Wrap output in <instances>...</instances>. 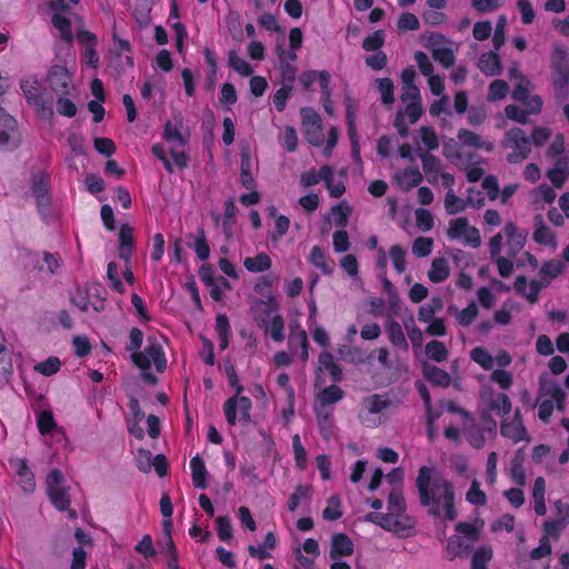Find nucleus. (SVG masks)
<instances>
[{
    "label": "nucleus",
    "mask_w": 569,
    "mask_h": 569,
    "mask_svg": "<svg viewBox=\"0 0 569 569\" xmlns=\"http://www.w3.org/2000/svg\"><path fill=\"white\" fill-rule=\"evenodd\" d=\"M497 51L498 50L489 51L479 58L478 67L488 76H495L500 72V59Z\"/></svg>",
    "instance_id": "nucleus-37"
},
{
    "label": "nucleus",
    "mask_w": 569,
    "mask_h": 569,
    "mask_svg": "<svg viewBox=\"0 0 569 569\" xmlns=\"http://www.w3.org/2000/svg\"><path fill=\"white\" fill-rule=\"evenodd\" d=\"M457 533L451 536L447 543V557L452 560L468 552L478 540L476 527L468 522H460L456 526Z\"/></svg>",
    "instance_id": "nucleus-7"
},
{
    "label": "nucleus",
    "mask_w": 569,
    "mask_h": 569,
    "mask_svg": "<svg viewBox=\"0 0 569 569\" xmlns=\"http://www.w3.org/2000/svg\"><path fill=\"white\" fill-rule=\"evenodd\" d=\"M391 405L390 399L385 395H370L361 400L358 417L362 425L377 427L381 423V415Z\"/></svg>",
    "instance_id": "nucleus-9"
},
{
    "label": "nucleus",
    "mask_w": 569,
    "mask_h": 569,
    "mask_svg": "<svg viewBox=\"0 0 569 569\" xmlns=\"http://www.w3.org/2000/svg\"><path fill=\"white\" fill-rule=\"evenodd\" d=\"M509 77L516 81L512 98L525 103L528 114L538 113L541 110L542 101L539 96H529V80L517 68L510 69Z\"/></svg>",
    "instance_id": "nucleus-10"
},
{
    "label": "nucleus",
    "mask_w": 569,
    "mask_h": 569,
    "mask_svg": "<svg viewBox=\"0 0 569 569\" xmlns=\"http://www.w3.org/2000/svg\"><path fill=\"white\" fill-rule=\"evenodd\" d=\"M432 57L445 68H449L455 62L453 51L447 46H438L432 51Z\"/></svg>",
    "instance_id": "nucleus-64"
},
{
    "label": "nucleus",
    "mask_w": 569,
    "mask_h": 569,
    "mask_svg": "<svg viewBox=\"0 0 569 569\" xmlns=\"http://www.w3.org/2000/svg\"><path fill=\"white\" fill-rule=\"evenodd\" d=\"M565 269V264L560 260H551L542 264L540 268V277L543 287H547L552 279L558 277Z\"/></svg>",
    "instance_id": "nucleus-41"
},
{
    "label": "nucleus",
    "mask_w": 569,
    "mask_h": 569,
    "mask_svg": "<svg viewBox=\"0 0 569 569\" xmlns=\"http://www.w3.org/2000/svg\"><path fill=\"white\" fill-rule=\"evenodd\" d=\"M243 266L249 272L259 273L269 270L272 266V260L268 253L259 252L254 257H247L243 260Z\"/></svg>",
    "instance_id": "nucleus-34"
},
{
    "label": "nucleus",
    "mask_w": 569,
    "mask_h": 569,
    "mask_svg": "<svg viewBox=\"0 0 569 569\" xmlns=\"http://www.w3.org/2000/svg\"><path fill=\"white\" fill-rule=\"evenodd\" d=\"M503 232L507 237L508 253L513 257L525 247L527 233L512 222L505 226Z\"/></svg>",
    "instance_id": "nucleus-26"
},
{
    "label": "nucleus",
    "mask_w": 569,
    "mask_h": 569,
    "mask_svg": "<svg viewBox=\"0 0 569 569\" xmlns=\"http://www.w3.org/2000/svg\"><path fill=\"white\" fill-rule=\"evenodd\" d=\"M72 303L78 307L81 311H89L90 309L99 312L103 308L102 301H90L89 292L87 289L79 288L74 291L71 297Z\"/></svg>",
    "instance_id": "nucleus-33"
},
{
    "label": "nucleus",
    "mask_w": 569,
    "mask_h": 569,
    "mask_svg": "<svg viewBox=\"0 0 569 569\" xmlns=\"http://www.w3.org/2000/svg\"><path fill=\"white\" fill-rule=\"evenodd\" d=\"M457 322L462 327L470 326L478 316V306L476 302H470L465 309L458 310L457 308H450Z\"/></svg>",
    "instance_id": "nucleus-42"
},
{
    "label": "nucleus",
    "mask_w": 569,
    "mask_h": 569,
    "mask_svg": "<svg viewBox=\"0 0 569 569\" xmlns=\"http://www.w3.org/2000/svg\"><path fill=\"white\" fill-rule=\"evenodd\" d=\"M420 159L423 172L429 183H437L440 179L443 187H453V176L443 171L441 161L438 158L429 153H422L420 154Z\"/></svg>",
    "instance_id": "nucleus-15"
},
{
    "label": "nucleus",
    "mask_w": 569,
    "mask_h": 569,
    "mask_svg": "<svg viewBox=\"0 0 569 569\" xmlns=\"http://www.w3.org/2000/svg\"><path fill=\"white\" fill-rule=\"evenodd\" d=\"M29 190L36 200L40 212L46 211L51 202L49 193V176L43 170H36L31 173L29 180Z\"/></svg>",
    "instance_id": "nucleus-14"
},
{
    "label": "nucleus",
    "mask_w": 569,
    "mask_h": 569,
    "mask_svg": "<svg viewBox=\"0 0 569 569\" xmlns=\"http://www.w3.org/2000/svg\"><path fill=\"white\" fill-rule=\"evenodd\" d=\"M470 358L485 370H491L495 366V359L483 347H476L470 351Z\"/></svg>",
    "instance_id": "nucleus-51"
},
{
    "label": "nucleus",
    "mask_w": 569,
    "mask_h": 569,
    "mask_svg": "<svg viewBox=\"0 0 569 569\" xmlns=\"http://www.w3.org/2000/svg\"><path fill=\"white\" fill-rule=\"evenodd\" d=\"M315 413L321 437L325 440L333 438L336 433L333 410L331 408H315Z\"/></svg>",
    "instance_id": "nucleus-24"
},
{
    "label": "nucleus",
    "mask_w": 569,
    "mask_h": 569,
    "mask_svg": "<svg viewBox=\"0 0 569 569\" xmlns=\"http://www.w3.org/2000/svg\"><path fill=\"white\" fill-rule=\"evenodd\" d=\"M309 260L316 268L320 269L323 273L329 274L332 272V263L328 261L321 248L315 246L311 249Z\"/></svg>",
    "instance_id": "nucleus-52"
},
{
    "label": "nucleus",
    "mask_w": 569,
    "mask_h": 569,
    "mask_svg": "<svg viewBox=\"0 0 569 569\" xmlns=\"http://www.w3.org/2000/svg\"><path fill=\"white\" fill-rule=\"evenodd\" d=\"M377 84L382 103L391 106L395 102L393 82L389 78H381L377 79Z\"/></svg>",
    "instance_id": "nucleus-59"
},
{
    "label": "nucleus",
    "mask_w": 569,
    "mask_h": 569,
    "mask_svg": "<svg viewBox=\"0 0 569 569\" xmlns=\"http://www.w3.org/2000/svg\"><path fill=\"white\" fill-rule=\"evenodd\" d=\"M131 358L134 365L143 371L149 370L151 366H154L157 371H162L167 366L162 347L156 340H149L144 350L133 352Z\"/></svg>",
    "instance_id": "nucleus-12"
},
{
    "label": "nucleus",
    "mask_w": 569,
    "mask_h": 569,
    "mask_svg": "<svg viewBox=\"0 0 569 569\" xmlns=\"http://www.w3.org/2000/svg\"><path fill=\"white\" fill-rule=\"evenodd\" d=\"M459 143L463 147H470L473 149H483L486 151H491L493 149V143L490 141L482 140L481 137L468 129H461L458 132Z\"/></svg>",
    "instance_id": "nucleus-30"
},
{
    "label": "nucleus",
    "mask_w": 569,
    "mask_h": 569,
    "mask_svg": "<svg viewBox=\"0 0 569 569\" xmlns=\"http://www.w3.org/2000/svg\"><path fill=\"white\" fill-rule=\"evenodd\" d=\"M492 556L493 551L490 546H481L477 548L471 559V569H487Z\"/></svg>",
    "instance_id": "nucleus-46"
},
{
    "label": "nucleus",
    "mask_w": 569,
    "mask_h": 569,
    "mask_svg": "<svg viewBox=\"0 0 569 569\" xmlns=\"http://www.w3.org/2000/svg\"><path fill=\"white\" fill-rule=\"evenodd\" d=\"M450 274L449 261L446 258H436L431 262L428 278L433 283L445 281Z\"/></svg>",
    "instance_id": "nucleus-35"
},
{
    "label": "nucleus",
    "mask_w": 569,
    "mask_h": 569,
    "mask_svg": "<svg viewBox=\"0 0 569 569\" xmlns=\"http://www.w3.org/2000/svg\"><path fill=\"white\" fill-rule=\"evenodd\" d=\"M18 142L17 121L0 108V147L13 148Z\"/></svg>",
    "instance_id": "nucleus-21"
},
{
    "label": "nucleus",
    "mask_w": 569,
    "mask_h": 569,
    "mask_svg": "<svg viewBox=\"0 0 569 569\" xmlns=\"http://www.w3.org/2000/svg\"><path fill=\"white\" fill-rule=\"evenodd\" d=\"M238 100L237 91L233 84L223 83L220 90L219 102L224 107V110L230 111V107Z\"/></svg>",
    "instance_id": "nucleus-63"
},
{
    "label": "nucleus",
    "mask_w": 569,
    "mask_h": 569,
    "mask_svg": "<svg viewBox=\"0 0 569 569\" xmlns=\"http://www.w3.org/2000/svg\"><path fill=\"white\" fill-rule=\"evenodd\" d=\"M78 41L84 44V49L82 52V61L88 67L96 69L99 64L100 58L98 52L96 51L97 38L93 33L89 31H80L77 34Z\"/></svg>",
    "instance_id": "nucleus-23"
},
{
    "label": "nucleus",
    "mask_w": 569,
    "mask_h": 569,
    "mask_svg": "<svg viewBox=\"0 0 569 569\" xmlns=\"http://www.w3.org/2000/svg\"><path fill=\"white\" fill-rule=\"evenodd\" d=\"M289 346L292 350H296L299 347L301 349V359L303 361L308 360V337L305 330L291 333L289 338Z\"/></svg>",
    "instance_id": "nucleus-55"
},
{
    "label": "nucleus",
    "mask_w": 569,
    "mask_h": 569,
    "mask_svg": "<svg viewBox=\"0 0 569 569\" xmlns=\"http://www.w3.org/2000/svg\"><path fill=\"white\" fill-rule=\"evenodd\" d=\"M566 407V395L563 390L555 385H545L541 387L538 401V417L543 422H548L555 408L563 411Z\"/></svg>",
    "instance_id": "nucleus-8"
},
{
    "label": "nucleus",
    "mask_w": 569,
    "mask_h": 569,
    "mask_svg": "<svg viewBox=\"0 0 569 569\" xmlns=\"http://www.w3.org/2000/svg\"><path fill=\"white\" fill-rule=\"evenodd\" d=\"M280 144L288 151L293 152L298 144V134L293 127L287 126L280 134Z\"/></svg>",
    "instance_id": "nucleus-62"
},
{
    "label": "nucleus",
    "mask_w": 569,
    "mask_h": 569,
    "mask_svg": "<svg viewBox=\"0 0 569 569\" xmlns=\"http://www.w3.org/2000/svg\"><path fill=\"white\" fill-rule=\"evenodd\" d=\"M481 400L487 406L488 410L497 416H506L511 410V401L506 393H495L493 391L483 390L481 392Z\"/></svg>",
    "instance_id": "nucleus-22"
},
{
    "label": "nucleus",
    "mask_w": 569,
    "mask_h": 569,
    "mask_svg": "<svg viewBox=\"0 0 569 569\" xmlns=\"http://www.w3.org/2000/svg\"><path fill=\"white\" fill-rule=\"evenodd\" d=\"M569 157L560 158L555 167L547 172V177L556 188H560L568 174Z\"/></svg>",
    "instance_id": "nucleus-36"
},
{
    "label": "nucleus",
    "mask_w": 569,
    "mask_h": 569,
    "mask_svg": "<svg viewBox=\"0 0 569 569\" xmlns=\"http://www.w3.org/2000/svg\"><path fill=\"white\" fill-rule=\"evenodd\" d=\"M406 511V501L401 488L393 487L389 493L388 513H376L370 520L388 531H401L405 526L401 522V515Z\"/></svg>",
    "instance_id": "nucleus-4"
},
{
    "label": "nucleus",
    "mask_w": 569,
    "mask_h": 569,
    "mask_svg": "<svg viewBox=\"0 0 569 569\" xmlns=\"http://www.w3.org/2000/svg\"><path fill=\"white\" fill-rule=\"evenodd\" d=\"M342 516L341 501L338 496H332L328 499L327 507L322 511L325 520H337Z\"/></svg>",
    "instance_id": "nucleus-60"
},
{
    "label": "nucleus",
    "mask_w": 569,
    "mask_h": 569,
    "mask_svg": "<svg viewBox=\"0 0 569 569\" xmlns=\"http://www.w3.org/2000/svg\"><path fill=\"white\" fill-rule=\"evenodd\" d=\"M299 82L305 89H309L313 83L318 82L321 93H327L330 83V74L328 71L310 70L300 74Z\"/></svg>",
    "instance_id": "nucleus-28"
},
{
    "label": "nucleus",
    "mask_w": 569,
    "mask_h": 569,
    "mask_svg": "<svg viewBox=\"0 0 569 569\" xmlns=\"http://www.w3.org/2000/svg\"><path fill=\"white\" fill-rule=\"evenodd\" d=\"M343 396L345 392L341 388L331 385L317 395L315 408H329L330 405L339 402Z\"/></svg>",
    "instance_id": "nucleus-31"
},
{
    "label": "nucleus",
    "mask_w": 569,
    "mask_h": 569,
    "mask_svg": "<svg viewBox=\"0 0 569 569\" xmlns=\"http://www.w3.org/2000/svg\"><path fill=\"white\" fill-rule=\"evenodd\" d=\"M47 493L52 505L60 511H68L70 519L78 517L77 511L70 509L69 488L64 486V476L58 470H51L46 479Z\"/></svg>",
    "instance_id": "nucleus-5"
},
{
    "label": "nucleus",
    "mask_w": 569,
    "mask_h": 569,
    "mask_svg": "<svg viewBox=\"0 0 569 569\" xmlns=\"http://www.w3.org/2000/svg\"><path fill=\"white\" fill-rule=\"evenodd\" d=\"M329 174H330L329 166L321 167L319 171L311 169L309 171L301 173L300 183L303 187L308 188V187L319 183L320 181L325 182V180L328 179Z\"/></svg>",
    "instance_id": "nucleus-43"
},
{
    "label": "nucleus",
    "mask_w": 569,
    "mask_h": 569,
    "mask_svg": "<svg viewBox=\"0 0 569 569\" xmlns=\"http://www.w3.org/2000/svg\"><path fill=\"white\" fill-rule=\"evenodd\" d=\"M20 88L27 102L34 108L39 117L48 118L52 114V97L41 80L34 76H28L21 79Z\"/></svg>",
    "instance_id": "nucleus-3"
},
{
    "label": "nucleus",
    "mask_w": 569,
    "mask_h": 569,
    "mask_svg": "<svg viewBox=\"0 0 569 569\" xmlns=\"http://www.w3.org/2000/svg\"><path fill=\"white\" fill-rule=\"evenodd\" d=\"M510 477L518 486H523L526 482V472L523 468V458L517 455L510 462Z\"/></svg>",
    "instance_id": "nucleus-57"
},
{
    "label": "nucleus",
    "mask_w": 569,
    "mask_h": 569,
    "mask_svg": "<svg viewBox=\"0 0 569 569\" xmlns=\"http://www.w3.org/2000/svg\"><path fill=\"white\" fill-rule=\"evenodd\" d=\"M37 426L41 435H56L59 429L54 421L53 415L49 410H43L37 416Z\"/></svg>",
    "instance_id": "nucleus-44"
},
{
    "label": "nucleus",
    "mask_w": 569,
    "mask_h": 569,
    "mask_svg": "<svg viewBox=\"0 0 569 569\" xmlns=\"http://www.w3.org/2000/svg\"><path fill=\"white\" fill-rule=\"evenodd\" d=\"M243 388L237 387V395L230 397L223 403V412L229 425L250 421L251 400L248 397L240 396Z\"/></svg>",
    "instance_id": "nucleus-11"
},
{
    "label": "nucleus",
    "mask_w": 569,
    "mask_h": 569,
    "mask_svg": "<svg viewBox=\"0 0 569 569\" xmlns=\"http://www.w3.org/2000/svg\"><path fill=\"white\" fill-rule=\"evenodd\" d=\"M393 179L402 190H410L420 184L422 174L417 166H410L393 174Z\"/></svg>",
    "instance_id": "nucleus-27"
},
{
    "label": "nucleus",
    "mask_w": 569,
    "mask_h": 569,
    "mask_svg": "<svg viewBox=\"0 0 569 569\" xmlns=\"http://www.w3.org/2000/svg\"><path fill=\"white\" fill-rule=\"evenodd\" d=\"M426 355L429 359L441 362L448 357V350L443 342L438 340H431L426 345Z\"/></svg>",
    "instance_id": "nucleus-53"
},
{
    "label": "nucleus",
    "mask_w": 569,
    "mask_h": 569,
    "mask_svg": "<svg viewBox=\"0 0 569 569\" xmlns=\"http://www.w3.org/2000/svg\"><path fill=\"white\" fill-rule=\"evenodd\" d=\"M301 117L306 139L313 146H320L323 142L320 116L311 108H302Z\"/></svg>",
    "instance_id": "nucleus-16"
},
{
    "label": "nucleus",
    "mask_w": 569,
    "mask_h": 569,
    "mask_svg": "<svg viewBox=\"0 0 569 569\" xmlns=\"http://www.w3.org/2000/svg\"><path fill=\"white\" fill-rule=\"evenodd\" d=\"M513 288L518 295L523 296L530 303H535L545 287L538 280L528 281L526 277L519 276L515 280Z\"/></svg>",
    "instance_id": "nucleus-25"
},
{
    "label": "nucleus",
    "mask_w": 569,
    "mask_h": 569,
    "mask_svg": "<svg viewBox=\"0 0 569 569\" xmlns=\"http://www.w3.org/2000/svg\"><path fill=\"white\" fill-rule=\"evenodd\" d=\"M501 435L513 442L527 439V430L518 416H515L510 421L501 423Z\"/></svg>",
    "instance_id": "nucleus-29"
},
{
    "label": "nucleus",
    "mask_w": 569,
    "mask_h": 569,
    "mask_svg": "<svg viewBox=\"0 0 569 569\" xmlns=\"http://www.w3.org/2000/svg\"><path fill=\"white\" fill-rule=\"evenodd\" d=\"M386 331L392 346L401 350H408V342L403 333L402 326L399 322L389 318L386 323Z\"/></svg>",
    "instance_id": "nucleus-32"
},
{
    "label": "nucleus",
    "mask_w": 569,
    "mask_h": 569,
    "mask_svg": "<svg viewBox=\"0 0 569 569\" xmlns=\"http://www.w3.org/2000/svg\"><path fill=\"white\" fill-rule=\"evenodd\" d=\"M228 64L242 77H249L253 72V68L234 50L228 53Z\"/></svg>",
    "instance_id": "nucleus-47"
},
{
    "label": "nucleus",
    "mask_w": 569,
    "mask_h": 569,
    "mask_svg": "<svg viewBox=\"0 0 569 569\" xmlns=\"http://www.w3.org/2000/svg\"><path fill=\"white\" fill-rule=\"evenodd\" d=\"M551 64L555 87L562 90L569 86V60L567 59V50L563 47L555 48L551 56Z\"/></svg>",
    "instance_id": "nucleus-17"
},
{
    "label": "nucleus",
    "mask_w": 569,
    "mask_h": 569,
    "mask_svg": "<svg viewBox=\"0 0 569 569\" xmlns=\"http://www.w3.org/2000/svg\"><path fill=\"white\" fill-rule=\"evenodd\" d=\"M250 311L258 327L267 325L270 319L280 315L277 300H263L258 298L251 301Z\"/></svg>",
    "instance_id": "nucleus-18"
},
{
    "label": "nucleus",
    "mask_w": 569,
    "mask_h": 569,
    "mask_svg": "<svg viewBox=\"0 0 569 569\" xmlns=\"http://www.w3.org/2000/svg\"><path fill=\"white\" fill-rule=\"evenodd\" d=\"M320 368L328 371L333 379V381H339L341 379V370L336 365L333 356L330 352L323 351L319 356Z\"/></svg>",
    "instance_id": "nucleus-54"
},
{
    "label": "nucleus",
    "mask_w": 569,
    "mask_h": 569,
    "mask_svg": "<svg viewBox=\"0 0 569 569\" xmlns=\"http://www.w3.org/2000/svg\"><path fill=\"white\" fill-rule=\"evenodd\" d=\"M9 465L14 471L16 481L20 488L27 493L33 492L36 489V479L27 460L23 458H11L9 459Z\"/></svg>",
    "instance_id": "nucleus-19"
},
{
    "label": "nucleus",
    "mask_w": 569,
    "mask_h": 569,
    "mask_svg": "<svg viewBox=\"0 0 569 569\" xmlns=\"http://www.w3.org/2000/svg\"><path fill=\"white\" fill-rule=\"evenodd\" d=\"M189 134L183 132V116L181 112H173L163 128V139L170 143L169 153L171 159L166 156L164 147L157 143L152 147V153L163 163L168 172L173 171V164L179 169L188 167V156L184 147L188 143Z\"/></svg>",
    "instance_id": "nucleus-2"
},
{
    "label": "nucleus",
    "mask_w": 569,
    "mask_h": 569,
    "mask_svg": "<svg viewBox=\"0 0 569 569\" xmlns=\"http://www.w3.org/2000/svg\"><path fill=\"white\" fill-rule=\"evenodd\" d=\"M425 377L428 381L437 386H449L451 378L442 369L436 366H426L423 369Z\"/></svg>",
    "instance_id": "nucleus-49"
},
{
    "label": "nucleus",
    "mask_w": 569,
    "mask_h": 569,
    "mask_svg": "<svg viewBox=\"0 0 569 569\" xmlns=\"http://www.w3.org/2000/svg\"><path fill=\"white\" fill-rule=\"evenodd\" d=\"M420 501L429 512L449 520L456 518L455 492L450 481L433 472L431 468L421 467L416 480Z\"/></svg>",
    "instance_id": "nucleus-1"
},
{
    "label": "nucleus",
    "mask_w": 569,
    "mask_h": 569,
    "mask_svg": "<svg viewBox=\"0 0 569 569\" xmlns=\"http://www.w3.org/2000/svg\"><path fill=\"white\" fill-rule=\"evenodd\" d=\"M406 250L399 244H395L389 250V257L392 262V266L397 273L401 274L405 272L407 262H406Z\"/></svg>",
    "instance_id": "nucleus-56"
},
{
    "label": "nucleus",
    "mask_w": 569,
    "mask_h": 569,
    "mask_svg": "<svg viewBox=\"0 0 569 569\" xmlns=\"http://www.w3.org/2000/svg\"><path fill=\"white\" fill-rule=\"evenodd\" d=\"M566 527V523L561 519L547 520L543 523V535L541 538H546L547 541L550 539H558L561 531Z\"/></svg>",
    "instance_id": "nucleus-61"
},
{
    "label": "nucleus",
    "mask_w": 569,
    "mask_h": 569,
    "mask_svg": "<svg viewBox=\"0 0 569 569\" xmlns=\"http://www.w3.org/2000/svg\"><path fill=\"white\" fill-rule=\"evenodd\" d=\"M292 451L296 468L301 471L306 470L308 466V455L298 433L292 437Z\"/></svg>",
    "instance_id": "nucleus-48"
},
{
    "label": "nucleus",
    "mask_w": 569,
    "mask_h": 569,
    "mask_svg": "<svg viewBox=\"0 0 569 569\" xmlns=\"http://www.w3.org/2000/svg\"><path fill=\"white\" fill-rule=\"evenodd\" d=\"M448 237L463 246L478 248L481 244L479 230L467 218H457L449 222Z\"/></svg>",
    "instance_id": "nucleus-13"
},
{
    "label": "nucleus",
    "mask_w": 569,
    "mask_h": 569,
    "mask_svg": "<svg viewBox=\"0 0 569 569\" xmlns=\"http://www.w3.org/2000/svg\"><path fill=\"white\" fill-rule=\"evenodd\" d=\"M442 308V301L440 298H432L429 302L423 303L418 310V320L427 323L435 319V315Z\"/></svg>",
    "instance_id": "nucleus-45"
},
{
    "label": "nucleus",
    "mask_w": 569,
    "mask_h": 569,
    "mask_svg": "<svg viewBox=\"0 0 569 569\" xmlns=\"http://www.w3.org/2000/svg\"><path fill=\"white\" fill-rule=\"evenodd\" d=\"M52 24L60 32V36L63 40H66L67 42H70L72 40L73 36L71 31V23L68 18H66L61 13H54L52 17Z\"/></svg>",
    "instance_id": "nucleus-58"
},
{
    "label": "nucleus",
    "mask_w": 569,
    "mask_h": 569,
    "mask_svg": "<svg viewBox=\"0 0 569 569\" xmlns=\"http://www.w3.org/2000/svg\"><path fill=\"white\" fill-rule=\"evenodd\" d=\"M469 206L467 199L459 198L456 196L452 187L448 188V192L445 198V208L449 214H456L466 209Z\"/></svg>",
    "instance_id": "nucleus-50"
},
{
    "label": "nucleus",
    "mask_w": 569,
    "mask_h": 569,
    "mask_svg": "<svg viewBox=\"0 0 569 569\" xmlns=\"http://www.w3.org/2000/svg\"><path fill=\"white\" fill-rule=\"evenodd\" d=\"M259 328L276 342L284 340V321L281 315L273 317L267 325Z\"/></svg>",
    "instance_id": "nucleus-40"
},
{
    "label": "nucleus",
    "mask_w": 569,
    "mask_h": 569,
    "mask_svg": "<svg viewBox=\"0 0 569 569\" xmlns=\"http://www.w3.org/2000/svg\"><path fill=\"white\" fill-rule=\"evenodd\" d=\"M502 148L507 150V160L511 163L523 161L531 151V140L520 128L509 129L502 140Z\"/></svg>",
    "instance_id": "nucleus-6"
},
{
    "label": "nucleus",
    "mask_w": 569,
    "mask_h": 569,
    "mask_svg": "<svg viewBox=\"0 0 569 569\" xmlns=\"http://www.w3.org/2000/svg\"><path fill=\"white\" fill-rule=\"evenodd\" d=\"M353 551V543L347 535L338 533L332 537L331 551L332 558L349 556Z\"/></svg>",
    "instance_id": "nucleus-38"
},
{
    "label": "nucleus",
    "mask_w": 569,
    "mask_h": 569,
    "mask_svg": "<svg viewBox=\"0 0 569 569\" xmlns=\"http://www.w3.org/2000/svg\"><path fill=\"white\" fill-rule=\"evenodd\" d=\"M190 468L192 472L193 486L200 489L207 488L208 471L203 460L199 456L193 457L190 461Z\"/></svg>",
    "instance_id": "nucleus-39"
},
{
    "label": "nucleus",
    "mask_w": 569,
    "mask_h": 569,
    "mask_svg": "<svg viewBox=\"0 0 569 569\" xmlns=\"http://www.w3.org/2000/svg\"><path fill=\"white\" fill-rule=\"evenodd\" d=\"M48 80L57 94L68 96L72 89V74L63 66H53L48 74Z\"/></svg>",
    "instance_id": "nucleus-20"
}]
</instances>
